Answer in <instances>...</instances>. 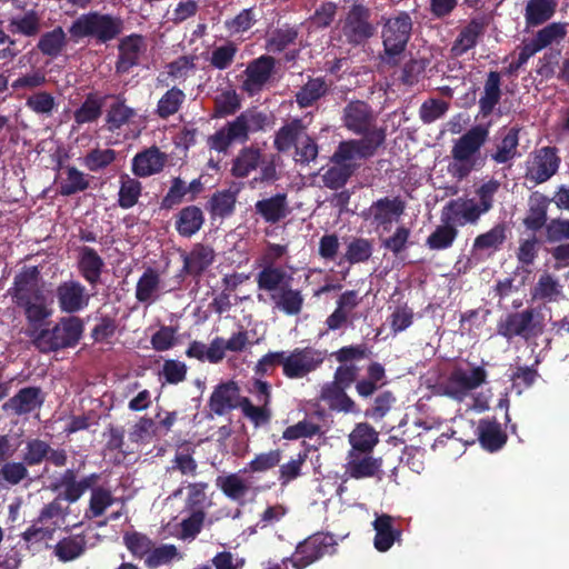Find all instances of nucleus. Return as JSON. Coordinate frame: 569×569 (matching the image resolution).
I'll return each instance as SVG.
<instances>
[{"label":"nucleus","mask_w":569,"mask_h":569,"mask_svg":"<svg viewBox=\"0 0 569 569\" xmlns=\"http://www.w3.org/2000/svg\"><path fill=\"white\" fill-rule=\"evenodd\" d=\"M118 204L122 209H130L136 206L141 197L142 184L138 178L122 173L119 177Z\"/></svg>","instance_id":"obj_45"},{"label":"nucleus","mask_w":569,"mask_h":569,"mask_svg":"<svg viewBox=\"0 0 569 569\" xmlns=\"http://www.w3.org/2000/svg\"><path fill=\"white\" fill-rule=\"evenodd\" d=\"M330 84L325 78H310L296 93V101L300 108L311 107L329 91Z\"/></svg>","instance_id":"obj_43"},{"label":"nucleus","mask_w":569,"mask_h":569,"mask_svg":"<svg viewBox=\"0 0 569 569\" xmlns=\"http://www.w3.org/2000/svg\"><path fill=\"white\" fill-rule=\"evenodd\" d=\"M558 0H527L525 22L527 28L538 27L549 21L556 13Z\"/></svg>","instance_id":"obj_34"},{"label":"nucleus","mask_w":569,"mask_h":569,"mask_svg":"<svg viewBox=\"0 0 569 569\" xmlns=\"http://www.w3.org/2000/svg\"><path fill=\"white\" fill-rule=\"evenodd\" d=\"M271 301L276 309L287 316H298L301 313L305 303V297L298 289L290 286L282 287L276 295L271 296Z\"/></svg>","instance_id":"obj_38"},{"label":"nucleus","mask_w":569,"mask_h":569,"mask_svg":"<svg viewBox=\"0 0 569 569\" xmlns=\"http://www.w3.org/2000/svg\"><path fill=\"white\" fill-rule=\"evenodd\" d=\"M262 269L257 274L256 281L259 290L270 295H276L282 287L288 286L291 277L286 270L278 266H261Z\"/></svg>","instance_id":"obj_37"},{"label":"nucleus","mask_w":569,"mask_h":569,"mask_svg":"<svg viewBox=\"0 0 569 569\" xmlns=\"http://www.w3.org/2000/svg\"><path fill=\"white\" fill-rule=\"evenodd\" d=\"M123 31V20L108 13L91 11L77 18L69 28L73 38H90L99 43H107L118 38Z\"/></svg>","instance_id":"obj_5"},{"label":"nucleus","mask_w":569,"mask_h":569,"mask_svg":"<svg viewBox=\"0 0 569 569\" xmlns=\"http://www.w3.org/2000/svg\"><path fill=\"white\" fill-rule=\"evenodd\" d=\"M134 116L136 111L126 104L121 96H118L116 101L110 104L106 116L108 130L116 131L120 129L122 126L129 123Z\"/></svg>","instance_id":"obj_48"},{"label":"nucleus","mask_w":569,"mask_h":569,"mask_svg":"<svg viewBox=\"0 0 569 569\" xmlns=\"http://www.w3.org/2000/svg\"><path fill=\"white\" fill-rule=\"evenodd\" d=\"M117 152L110 148H93L81 159L82 164L91 172H99L112 164Z\"/></svg>","instance_id":"obj_53"},{"label":"nucleus","mask_w":569,"mask_h":569,"mask_svg":"<svg viewBox=\"0 0 569 569\" xmlns=\"http://www.w3.org/2000/svg\"><path fill=\"white\" fill-rule=\"evenodd\" d=\"M26 106L37 114L50 117L56 109L54 97L47 91H38L26 100Z\"/></svg>","instance_id":"obj_61"},{"label":"nucleus","mask_w":569,"mask_h":569,"mask_svg":"<svg viewBox=\"0 0 569 569\" xmlns=\"http://www.w3.org/2000/svg\"><path fill=\"white\" fill-rule=\"evenodd\" d=\"M56 298L61 312L77 313L89 306L91 295L78 280H66L56 288Z\"/></svg>","instance_id":"obj_15"},{"label":"nucleus","mask_w":569,"mask_h":569,"mask_svg":"<svg viewBox=\"0 0 569 569\" xmlns=\"http://www.w3.org/2000/svg\"><path fill=\"white\" fill-rule=\"evenodd\" d=\"M372 251L373 246L371 240L355 238L347 246L345 259L351 264L366 262L372 256Z\"/></svg>","instance_id":"obj_59"},{"label":"nucleus","mask_w":569,"mask_h":569,"mask_svg":"<svg viewBox=\"0 0 569 569\" xmlns=\"http://www.w3.org/2000/svg\"><path fill=\"white\" fill-rule=\"evenodd\" d=\"M66 178L59 184L61 196L70 197L79 192L86 191L90 187L88 176L78 168L66 167Z\"/></svg>","instance_id":"obj_46"},{"label":"nucleus","mask_w":569,"mask_h":569,"mask_svg":"<svg viewBox=\"0 0 569 569\" xmlns=\"http://www.w3.org/2000/svg\"><path fill=\"white\" fill-rule=\"evenodd\" d=\"M274 68L276 59L271 56H261L250 61L244 70L241 89L249 96L259 93L271 79Z\"/></svg>","instance_id":"obj_16"},{"label":"nucleus","mask_w":569,"mask_h":569,"mask_svg":"<svg viewBox=\"0 0 569 569\" xmlns=\"http://www.w3.org/2000/svg\"><path fill=\"white\" fill-rule=\"evenodd\" d=\"M501 77L497 71H490L485 81L483 91L479 99V113L486 118L493 112V109L501 99Z\"/></svg>","instance_id":"obj_35"},{"label":"nucleus","mask_w":569,"mask_h":569,"mask_svg":"<svg viewBox=\"0 0 569 569\" xmlns=\"http://www.w3.org/2000/svg\"><path fill=\"white\" fill-rule=\"evenodd\" d=\"M68 44V37L61 27H56L39 37L37 49L46 57H59Z\"/></svg>","instance_id":"obj_42"},{"label":"nucleus","mask_w":569,"mask_h":569,"mask_svg":"<svg viewBox=\"0 0 569 569\" xmlns=\"http://www.w3.org/2000/svg\"><path fill=\"white\" fill-rule=\"evenodd\" d=\"M372 526L376 531L373 545L380 552L388 551L401 536V531L393 527V518L387 513L377 516Z\"/></svg>","instance_id":"obj_31"},{"label":"nucleus","mask_w":569,"mask_h":569,"mask_svg":"<svg viewBox=\"0 0 569 569\" xmlns=\"http://www.w3.org/2000/svg\"><path fill=\"white\" fill-rule=\"evenodd\" d=\"M47 83V72L42 68H36L19 76L11 82V89L16 93H26L37 90Z\"/></svg>","instance_id":"obj_52"},{"label":"nucleus","mask_w":569,"mask_h":569,"mask_svg":"<svg viewBox=\"0 0 569 569\" xmlns=\"http://www.w3.org/2000/svg\"><path fill=\"white\" fill-rule=\"evenodd\" d=\"M104 267L102 258L90 247H81L78 251V270L81 277L92 287L100 282Z\"/></svg>","instance_id":"obj_25"},{"label":"nucleus","mask_w":569,"mask_h":569,"mask_svg":"<svg viewBox=\"0 0 569 569\" xmlns=\"http://www.w3.org/2000/svg\"><path fill=\"white\" fill-rule=\"evenodd\" d=\"M169 156L157 146L139 151L131 160V171L137 178H149L163 171Z\"/></svg>","instance_id":"obj_19"},{"label":"nucleus","mask_w":569,"mask_h":569,"mask_svg":"<svg viewBox=\"0 0 569 569\" xmlns=\"http://www.w3.org/2000/svg\"><path fill=\"white\" fill-rule=\"evenodd\" d=\"M119 57L116 62V71L118 73H127L139 63V57L144 50L143 38L139 34H131L120 40Z\"/></svg>","instance_id":"obj_24"},{"label":"nucleus","mask_w":569,"mask_h":569,"mask_svg":"<svg viewBox=\"0 0 569 569\" xmlns=\"http://www.w3.org/2000/svg\"><path fill=\"white\" fill-rule=\"evenodd\" d=\"M42 18L37 10H28L23 14L13 16L8 19V31L11 34H19L27 38L37 37L41 29Z\"/></svg>","instance_id":"obj_33"},{"label":"nucleus","mask_w":569,"mask_h":569,"mask_svg":"<svg viewBox=\"0 0 569 569\" xmlns=\"http://www.w3.org/2000/svg\"><path fill=\"white\" fill-rule=\"evenodd\" d=\"M99 477L97 475H91L82 479L81 481H76V476L72 470H67L62 478L60 487H64L67 491L66 498H79L88 489H91V498H110L109 492L102 489H96V485Z\"/></svg>","instance_id":"obj_27"},{"label":"nucleus","mask_w":569,"mask_h":569,"mask_svg":"<svg viewBox=\"0 0 569 569\" xmlns=\"http://www.w3.org/2000/svg\"><path fill=\"white\" fill-rule=\"evenodd\" d=\"M519 130L511 128L497 144L496 151L491 153V159L497 163H506L518 154Z\"/></svg>","instance_id":"obj_51"},{"label":"nucleus","mask_w":569,"mask_h":569,"mask_svg":"<svg viewBox=\"0 0 569 569\" xmlns=\"http://www.w3.org/2000/svg\"><path fill=\"white\" fill-rule=\"evenodd\" d=\"M14 307L26 318L28 329L36 330L49 319L53 310L51 299L44 289V282L38 267H23L13 278L7 291Z\"/></svg>","instance_id":"obj_1"},{"label":"nucleus","mask_w":569,"mask_h":569,"mask_svg":"<svg viewBox=\"0 0 569 569\" xmlns=\"http://www.w3.org/2000/svg\"><path fill=\"white\" fill-rule=\"evenodd\" d=\"M236 201V194L230 190L216 192L209 200V211L212 217H228L233 212Z\"/></svg>","instance_id":"obj_58"},{"label":"nucleus","mask_w":569,"mask_h":569,"mask_svg":"<svg viewBox=\"0 0 569 569\" xmlns=\"http://www.w3.org/2000/svg\"><path fill=\"white\" fill-rule=\"evenodd\" d=\"M383 144V142L365 138L341 141L331 156V162L333 164L350 166L352 167V172H356L360 167L359 161L375 157Z\"/></svg>","instance_id":"obj_12"},{"label":"nucleus","mask_w":569,"mask_h":569,"mask_svg":"<svg viewBox=\"0 0 569 569\" xmlns=\"http://www.w3.org/2000/svg\"><path fill=\"white\" fill-rule=\"evenodd\" d=\"M161 283L158 270L151 267L147 268L137 281L136 299L141 303L152 305L160 297Z\"/></svg>","instance_id":"obj_28"},{"label":"nucleus","mask_w":569,"mask_h":569,"mask_svg":"<svg viewBox=\"0 0 569 569\" xmlns=\"http://www.w3.org/2000/svg\"><path fill=\"white\" fill-rule=\"evenodd\" d=\"M307 134V127L301 119H293L283 124L274 136L273 146L279 152L288 151Z\"/></svg>","instance_id":"obj_40"},{"label":"nucleus","mask_w":569,"mask_h":569,"mask_svg":"<svg viewBox=\"0 0 569 569\" xmlns=\"http://www.w3.org/2000/svg\"><path fill=\"white\" fill-rule=\"evenodd\" d=\"M481 33V26L478 22H470L466 26L455 40L451 52L453 56H462L468 50L477 44L478 38Z\"/></svg>","instance_id":"obj_57"},{"label":"nucleus","mask_w":569,"mask_h":569,"mask_svg":"<svg viewBox=\"0 0 569 569\" xmlns=\"http://www.w3.org/2000/svg\"><path fill=\"white\" fill-rule=\"evenodd\" d=\"M406 210V202L401 197H385L372 202L368 212L373 222L383 230H389L393 221H397Z\"/></svg>","instance_id":"obj_21"},{"label":"nucleus","mask_w":569,"mask_h":569,"mask_svg":"<svg viewBox=\"0 0 569 569\" xmlns=\"http://www.w3.org/2000/svg\"><path fill=\"white\" fill-rule=\"evenodd\" d=\"M46 399L44 392L40 387H24L14 396L9 398L3 405L2 410L14 416H26L41 408Z\"/></svg>","instance_id":"obj_20"},{"label":"nucleus","mask_w":569,"mask_h":569,"mask_svg":"<svg viewBox=\"0 0 569 569\" xmlns=\"http://www.w3.org/2000/svg\"><path fill=\"white\" fill-rule=\"evenodd\" d=\"M371 11L363 4H353L342 20L341 31L348 43L361 44L376 33Z\"/></svg>","instance_id":"obj_14"},{"label":"nucleus","mask_w":569,"mask_h":569,"mask_svg":"<svg viewBox=\"0 0 569 569\" xmlns=\"http://www.w3.org/2000/svg\"><path fill=\"white\" fill-rule=\"evenodd\" d=\"M103 99L89 93L82 104L73 112L78 126L96 122L102 114Z\"/></svg>","instance_id":"obj_49"},{"label":"nucleus","mask_w":569,"mask_h":569,"mask_svg":"<svg viewBox=\"0 0 569 569\" xmlns=\"http://www.w3.org/2000/svg\"><path fill=\"white\" fill-rule=\"evenodd\" d=\"M237 52L238 48L233 42L216 47L209 58L210 66L218 70H224L232 64Z\"/></svg>","instance_id":"obj_64"},{"label":"nucleus","mask_w":569,"mask_h":569,"mask_svg":"<svg viewBox=\"0 0 569 569\" xmlns=\"http://www.w3.org/2000/svg\"><path fill=\"white\" fill-rule=\"evenodd\" d=\"M481 216L475 199L460 197L446 203L441 210L440 220L457 228V226L475 224Z\"/></svg>","instance_id":"obj_17"},{"label":"nucleus","mask_w":569,"mask_h":569,"mask_svg":"<svg viewBox=\"0 0 569 569\" xmlns=\"http://www.w3.org/2000/svg\"><path fill=\"white\" fill-rule=\"evenodd\" d=\"M184 100V92L177 87H172L159 99L156 113L159 118L167 119L179 111Z\"/></svg>","instance_id":"obj_56"},{"label":"nucleus","mask_w":569,"mask_h":569,"mask_svg":"<svg viewBox=\"0 0 569 569\" xmlns=\"http://www.w3.org/2000/svg\"><path fill=\"white\" fill-rule=\"evenodd\" d=\"M203 222L204 216L202 210L191 204L182 208L176 214L174 227L180 236L190 238L201 229Z\"/></svg>","instance_id":"obj_36"},{"label":"nucleus","mask_w":569,"mask_h":569,"mask_svg":"<svg viewBox=\"0 0 569 569\" xmlns=\"http://www.w3.org/2000/svg\"><path fill=\"white\" fill-rule=\"evenodd\" d=\"M353 173L352 167L350 166L333 164L321 176V178L325 187L331 190H338L348 182Z\"/></svg>","instance_id":"obj_60"},{"label":"nucleus","mask_w":569,"mask_h":569,"mask_svg":"<svg viewBox=\"0 0 569 569\" xmlns=\"http://www.w3.org/2000/svg\"><path fill=\"white\" fill-rule=\"evenodd\" d=\"M268 124L269 118L264 112L247 109L210 136L208 144L218 152H226L232 143L247 142L251 133L263 131Z\"/></svg>","instance_id":"obj_3"},{"label":"nucleus","mask_w":569,"mask_h":569,"mask_svg":"<svg viewBox=\"0 0 569 569\" xmlns=\"http://www.w3.org/2000/svg\"><path fill=\"white\" fill-rule=\"evenodd\" d=\"M530 295L533 301L555 302L562 296V286L556 276L545 271L532 287Z\"/></svg>","instance_id":"obj_41"},{"label":"nucleus","mask_w":569,"mask_h":569,"mask_svg":"<svg viewBox=\"0 0 569 569\" xmlns=\"http://www.w3.org/2000/svg\"><path fill=\"white\" fill-rule=\"evenodd\" d=\"M379 441V435L369 423H358L349 435L350 451L372 452Z\"/></svg>","instance_id":"obj_44"},{"label":"nucleus","mask_w":569,"mask_h":569,"mask_svg":"<svg viewBox=\"0 0 569 569\" xmlns=\"http://www.w3.org/2000/svg\"><path fill=\"white\" fill-rule=\"evenodd\" d=\"M87 547L84 537L80 535L69 536L54 546V555L59 560L67 562L79 558Z\"/></svg>","instance_id":"obj_47"},{"label":"nucleus","mask_w":569,"mask_h":569,"mask_svg":"<svg viewBox=\"0 0 569 569\" xmlns=\"http://www.w3.org/2000/svg\"><path fill=\"white\" fill-rule=\"evenodd\" d=\"M458 236V229L449 222H441L426 240L431 250H445L452 246Z\"/></svg>","instance_id":"obj_54"},{"label":"nucleus","mask_w":569,"mask_h":569,"mask_svg":"<svg viewBox=\"0 0 569 569\" xmlns=\"http://www.w3.org/2000/svg\"><path fill=\"white\" fill-rule=\"evenodd\" d=\"M216 252L207 244L196 243L190 252L183 254V271L198 277L214 261Z\"/></svg>","instance_id":"obj_26"},{"label":"nucleus","mask_w":569,"mask_h":569,"mask_svg":"<svg viewBox=\"0 0 569 569\" xmlns=\"http://www.w3.org/2000/svg\"><path fill=\"white\" fill-rule=\"evenodd\" d=\"M568 32V22H551L539 29L529 43L539 52L547 47L560 44L567 38Z\"/></svg>","instance_id":"obj_29"},{"label":"nucleus","mask_w":569,"mask_h":569,"mask_svg":"<svg viewBox=\"0 0 569 569\" xmlns=\"http://www.w3.org/2000/svg\"><path fill=\"white\" fill-rule=\"evenodd\" d=\"M412 31V19L408 12H399L386 20L381 30L385 54L389 63H397V58L405 51Z\"/></svg>","instance_id":"obj_10"},{"label":"nucleus","mask_w":569,"mask_h":569,"mask_svg":"<svg viewBox=\"0 0 569 569\" xmlns=\"http://www.w3.org/2000/svg\"><path fill=\"white\" fill-rule=\"evenodd\" d=\"M239 400V388L230 381L219 385L211 393L209 407L212 412L218 416L224 415L227 411L236 408Z\"/></svg>","instance_id":"obj_30"},{"label":"nucleus","mask_w":569,"mask_h":569,"mask_svg":"<svg viewBox=\"0 0 569 569\" xmlns=\"http://www.w3.org/2000/svg\"><path fill=\"white\" fill-rule=\"evenodd\" d=\"M254 211L267 223L276 224L280 222L290 213L287 193L280 192L258 200L254 203Z\"/></svg>","instance_id":"obj_23"},{"label":"nucleus","mask_w":569,"mask_h":569,"mask_svg":"<svg viewBox=\"0 0 569 569\" xmlns=\"http://www.w3.org/2000/svg\"><path fill=\"white\" fill-rule=\"evenodd\" d=\"M488 138V127L477 124L452 141L447 171L453 179L462 181L482 166L481 148Z\"/></svg>","instance_id":"obj_2"},{"label":"nucleus","mask_w":569,"mask_h":569,"mask_svg":"<svg viewBox=\"0 0 569 569\" xmlns=\"http://www.w3.org/2000/svg\"><path fill=\"white\" fill-rule=\"evenodd\" d=\"M319 398L332 410L343 412L356 411V403L346 393V389L335 383L333 381L327 382L322 386Z\"/></svg>","instance_id":"obj_39"},{"label":"nucleus","mask_w":569,"mask_h":569,"mask_svg":"<svg viewBox=\"0 0 569 569\" xmlns=\"http://www.w3.org/2000/svg\"><path fill=\"white\" fill-rule=\"evenodd\" d=\"M339 540L331 532L317 531L298 542L295 552L283 558L284 563H291L293 569H305L325 557L338 552Z\"/></svg>","instance_id":"obj_7"},{"label":"nucleus","mask_w":569,"mask_h":569,"mask_svg":"<svg viewBox=\"0 0 569 569\" xmlns=\"http://www.w3.org/2000/svg\"><path fill=\"white\" fill-rule=\"evenodd\" d=\"M258 169L260 173L252 182L271 183L279 179L274 156L267 157L260 148L251 144L239 150L231 161L230 172L232 177L243 179Z\"/></svg>","instance_id":"obj_6"},{"label":"nucleus","mask_w":569,"mask_h":569,"mask_svg":"<svg viewBox=\"0 0 569 569\" xmlns=\"http://www.w3.org/2000/svg\"><path fill=\"white\" fill-rule=\"evenodd\" d=\"M547 199L542 196H532L529 210L523 219L525 226L532 231L541 229L547 221Z\"/></svg>","instance_id":"obj_55"},{"label":"nucleus","mask_w":569,"mask_h":569,"mask_svg":"<svg viewBox=\"0 0 569 569\" xmlns=\"http://www.w3.org/2000/svg\"><path fill=\"white\" fill-rule=\"evenodd\" d=\"M487 380L485 368L477 366L471 369L456 367L449 376L439 385L442 395L463 401L470 393L483 385Z\"/></svg>","instance_id":"obj_11"},{"label":"nucleus","mask_w":569,"mask_h":569,"mask_svg":"<svg viewBox=\"0 0 569 569\" xmlns=\"http://www.w3.org/2000/svg\"><path fill=\"white\" fill-rule=\"evenodd\" d=\"M477 436L481 446L490 451L499 450L507 441V435L496 420L481 419L477 426Z\"/></svg>","instance_id":"obj_32"},{"label":"nucleus","mask_w":569,"mask_h":569,"mask_svg":"<svg viewBox=\"0 0 569 569\" xmlns=\"http://www.w3.org/2000/svg\"><path fill=\"white\" fill-rule=\"evenodd\" d=\"M545 331V319L537 308H527L508 313L497 325L498 335L508 340L520 337L525 340L537 338Z\"/></svg>","instance_id":"obj_9"},{"label":"nucleus","mask_w":569,"mask_h":569,"mask_svg":"<svg viewBox=\"0 0 569 569\" xmlns=\"http://www.w3.org/2000/svg\"><path fill=\"white\" fill-rule=\"evenodd\" d=\"M83 332L82 320L70 316L61 318L52 329H36L28 332L32 345L43 353L74 347Z\"/></svg>","instance_id":"obj_4"},{"label":"nucleus","mask_w":569,"mask_h":569,"mask_svg":"<svg viewBox=\"0 0 569 569\" xmlns=\"http://www.w3.org/2000/svg\"><path fill=\"white\" fill-rule=\"evenodd\" d=\"M123 542L128 550L138 558L149 556L153 548V542L143 533L133 531L123 536Z\"/></svg>","instance_id":"obj_63"},{"label":"nucleus","mask_w":569,"mask_h":569,"mask_svg":"<svg viewBox=\"0 0 569 569\" xmlns=\"http://www.w3.org/2000/svg\"><path fill=\"white\" fill-rule=\"evenodd\" d=\"M560 161L557 148L542 147L535 152L532 161L528 166L526 177L536 183H543L556 174Z\"/></svg>","instance_id":"obj_18"},{"label":"nucleus","mask_w":569,"mask_h":569,"mask_svg":"<svg viewBox=\"0 0 569 569\" xmlns=\"http://www.w3.org/2000/svg\"><path fill=\"white\" fill-rule=\"evenodd\" d=\"M325 361V352L312 347L284 351L283 376L288 379H303L315 372Z\"/></svg>","instance_id":"obj_13"},{"label":"nucleus","mask_w":569,"mask_h":569,"mask_svg":"<svg viewBox=\"0 0 569 569\" xmlns=\"http://www.w3.org/2000/svg\"><path fill=\"white\" fill-rule=\"evenodd\" d=\"M507 227L505 223H497L489 231L479 234L473 241V251L498 250L506 241Z\"/></svg>","instance_id":"obj_50"},{"label":"nucleus","mask_w":569,"mask_h":569,"mask_svg":"<svg viewBox=\"0 0 569 569\" xmlns=\"http://www.w3.org/2000/svg\"><path fill=\"white\" fill-rule=\"evenodd\" d=\"M381 458L372 457L371 452H348L346 469L352 478L378 477L381 472Z\"/></svg>","instance_id":"obj_22"},{"label":"nucleus","mask_w":569,"mask_h":569,"mask_svg":"<svg viewBox=\"0 0 569 569\" xmlns=\"http://www.w3.org/2000/svg\"><path fill=\"white\" fill-rule=\"evenodd\" d=\"M343 126L365 139L386 142L387 128L378 126V116L370 104L361 100L350 101L342 112Z\"/></svg>","instance_id":"obj_8"},{"label":"nucleus","mask_w":569,"mask_h":569,"mask_svg":"<svg viewBox=\"0 0 569 569\" xmlns=\"http://www.w3.org/2000/svg\"><path fill=\"white\" fill-rule=\"evenodd\" d=\"M193 453L194 450L190 446H180L172 460V469L179 470L182 475L193 476L198 468Z\"/></svg>","instance_id":"obj_62"}]
</instances>
